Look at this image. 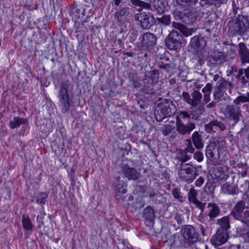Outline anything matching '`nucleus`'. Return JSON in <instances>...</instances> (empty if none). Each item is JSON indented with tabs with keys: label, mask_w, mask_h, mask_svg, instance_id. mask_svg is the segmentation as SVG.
Returning <instances> with one entry per match:
<instances>
[{
	"label": "nucleus",
	"mask_w": 249,
	"mask_h": 249,
	"mask_svg": "<svg viewBox=\"0 0 249 249\" xmlns=\"http://www.w3.org/2000/svg\"><path fill=\"white\" fill-rule=\"evenodd\" d=\"M175 219L176 220L177 223L179 225H181L183 223V218L178 214H176V215L175 216Z\"/></svg>",
	"instance_id": "obj_56"
},
{
	"label": "nucleus",
	"mask_w": 249,
	"mask_h": 249,
	"mask_svg": "<svg viewBox=\"0 0 249 249\" xmlns=\"http://www.w3.org/2000/svg\"><path fill=\"white\" fill-rule=\"evenodd\" d=\"M193 203L194 204H195L197 208H198L201 211L200 215H199V220L200 221H202L201 219H202L203 217L202 213L204 212L206 203L202 202L199 201L198 200H197L196 201L194 202Z\"/></svg>",
	"instance_id": "obj_39"
},
{
	"label": "nucleus",
	"mask_w": 249,
	"mask_h": 249,
	"mask_svg": "<svg viewBox=\"0 0 249 249\" xmlns=\"http://www.w3.org/2000/svg\"><path fill=\"white\" fill-rule=\"evenodd\" d=\"M228 33L230 36L241 35L249 29V21L247 17L239 15L236 19L228 22Z\"/></svg>",
	"instance_id": "obj_3"
},
{
	"label": "nucleus",
	"mask_w": 249,
	"mask_h": 249,
	"mask_svg": "<svg viewBox=\"0 0 249 249\" xmlns=\"http://www.w3.org/2000/svg\"><path fill=\"white\" fill-rule=\"evenodd\" d=\"M155 20L159 23L165 26H169L171 23V16L170 15H164L160 17H157L155 18Z\"/></svg>",
	"instance_id": "obj_34"
},
{
	"label": "nucleus",
	"mask_w": 249,
	"mask_h": 249,
	"mask_svg": "<svg viewBox=\"0 0 249 249\" xmlns=\"http://www.w3.org/2000/svg\"><path fill=\"white\" fill-rule=\"evenodd\" d=\"M159 72L158 70H153L145 72V76L147 78L148 81L151 83L156 84L159 81Z\"/></svg>",
	"instance_id": "obj_30"
},
{
	"label": "nucleus",
	"mask_w": 249,
	"mask_h": 249,
	"mask_svg": "<svg viewBox=\"0 0 249 249\" xmlns=\"http://www.w3.org/2000/svg\"><path fill=\"white\" fill-rule=\"evenodd\" d=\"M237 220H240L243 223H249V210H246L244 211L239 217Z\"/></svg>",
	"instance_id": "obj_45"
},
{
	"label": "nucleus",
	"mask_w": 249,
	"mask_h": 249,
	"mask_svg": "<svg viewBox=\"0 0 249 249\" xmlns=\"http://www.w3.org/2000/svg\"><path fill=\"white\" fill-rule=\"evenodd\" d=\"M131 10L129 8L124 7L118 9L114 14V18L117 22L120 23L124 22L129 17L131 13Z\"/></svg>",
	"instance_id": "obj_19"
},
{
	"label": "nucleus",
	"mask_w": 249,
	"mask_h": 249,
	"mask_svg": "<svg viewBox=\"0 0 249 249\" xmlns=\"http://www.w3.org/2000/svg\"><path fill=\"white\" fill-rule=\"evenodd\" d=\"M229 238V234L225 230H217L215 234L211 239L212 244L219 246L225 244Z\"/></svg>",
	"instance_id": "obj_16"
},
{
	"label": "nucleus",
	"mask_w": 249,
	"mask_h": 249,
	"mask_svg": "<svg viewBox=\"0 0 249 249\" xmlns=\"http://www.w3.org/2000/svg\"><path fill=\"white\" fill-rule=\"evenodd\" d=\"M172 26L174 28L178 29L180 31L179 33H181L182 29H183V28L184 27V26L185 25H184L183 24L176 22L175 21H173L172 23Z\"/></svg>",
	"instance_id": "obj_53"
},
{
	"label": "nucleus",
	"mask_w": 249,
	"mask_h": 249,
	"mask_svg": "<svg viewBox=\"0 0 249 249\" xmlns=\"http://www.w3.org/2000/svg\"><path fill=\"white\" fill-rule=\"evenodd\" d=\"M157 37L151 33L147 32L143 35L142 44L143 47H149L154 46L157 44Z\"/></svg>",
	"instance_id": "obj_22"
},
{
	"label": "nucleus",
	"mask_w": 249,
	"mask_h": 249,
	"mask_svg": "<svg viewBox=\"0 0 249 249\" xmlns=\"http://www.w3.org/2000/svg\"><path fill=\"white\" fill-rule=\"evenodd\" d=\"M211 0H203L202 1H199V4L201 6L204 7L208 5Z\"/></svg>",
	"instance_id": "obj_58"
},
{
	"label": "nucleus",
	"mask_w": 249,
	"mask_h": 249,
	"mask_svg": "<svg viewBox=\"0 0 249 249\" xmlns=\"http://www.w3.org/2000/svg\"><path fill=\"white\" fill-rule=\"evenodd\" d=\"M197 191L194 188H191L188 193V200L191 203H194L196 201L197 199L196 197Z\"/></svg>",
	"instance_id": "obj_38"
},
{
	"label": "nucleus",
	"mask_w": 249,
	"mask_h": 249,
	"mask_svg": "<svg viewBox=\"0 0 249 249\" xmlns=\"http://www.w3.org/2000/svg\"><path fill=\"white\" fill-rule=\"evenodd\" d=\"M216 224L220 226L217 230H223L227 231L230 228V222L229 216H223L217 220Z\"/></svg>",
	"instance_id": "obj_31"
},
{
	"label": "nucleus",
	"mask_w": 249,
	"mask_h": 249,
	"mask_svg": "<svg viewBox=\"0 0 249 249\" xmlns=\"http://www.w3.org/2000/svg\"><path fill=\"white\" fill-rule=\"evenodd\" d=\"M246 204L245 200L243 199L238 201L234 206L230 213V215L235 219L241 217V214L244 212V210L246 208Z\"/></svg>",
	"instance_id": "obj_20"
},
{
	"label": "nucleus",
	"mask_w": 249,
	"mask_h": 249,
	"mask_svg": "<svg viewBox=\"0 0 249 249\" xmlns=\"http://www.w3.org/2000/svg\"><path fill=\"white\" fill-rule=\"evenodd\" d=\"M135 19L140 22L142 27L144 29L150 28L154 24L155 20V18L152 14L150 13L146 14L145 12L137 14Z\"/></svg>",
	"instance_id": "obj_13"
},
{
	"label": "nucleus",
	"mask_w": 249,
	"mask_h": 249,
	"mask_svg": "<svg viewBox=\"0 0 249 249\" xmlns=\"http://www.w3.org/2000/svg\"><path fill=\"white\" fill-rule=\"evenodd\" d=\"M181 234L183 237L184 244L189 247L199 240V234L192 225H185L182 226Z\"/></svg>",
	"instance_id": "obj_5"
},
{
	"label": "nucleus",
	"mask_w": 249,
	"mask_h": 249,
	"mask_svg": "<svg viewBox=\"0 0 249 249\" xmlns=\"http://www.w3.org/2000/svg\"><path fill=\"white\" fill-rule=\"evenodd\" d=\"M22 223L23 227L26 230L29 231L33 229V226L31 219L27 215L23 214L22 215Z\"/></svg>",
	"instance_id": "obj_36"
},
{
	"label": "nucleus",
	"mask_w": 249,
	"mask_h": 249,
	"mask_svg": "<svg viewBox=\"0 0 249 249\" xmlns=\"http://www.w3.org/2000/svg\"><path fill=\"white\" fill-rule=\"evenodd\" d=\"M140 142L142 143L143 145H147L148 147L149 148H150V145H149V144L147 142H145V141H144L143 140H141L140 141Z\"/></svg>",
	"instance_id": "obj_64"
},
{
	"label": "nucleus",
	"mask_w": 249,
	"mask_h": 249,
	"mask_svg": "<svg viewBox=\"0 0 249 249\" xmlns=\"http://www.w3.org/2000/svg\"><path fill=\"white\" fill-rule=\"evenodd\" d=\"M228 0H211L208 5H214L216 7H219L221 4L226 3Z\"/></svg>",
	"instance_id": "obj_48"
},
{
	"label": "nucleus",
	"mask_w": 249,
	"mask_h": 249,
	"mask_svg": "<svg viewBox=\"0 0 249 249\" xmlns=\"http://www.w3.org/2000/svg\"><path fill=\"white\" fill-rule=\"evenodd\" d=\"M125 186L124 182L122 180H120V177H118L115 182V186L118 189V191L123 193H125L124 189Z\"/></svg>",
	"instance_id": "obj_43"
},
{
	"label": "nucleus",
	"mask_w": 249,
	"mask_h": 249,
	"mask_svg": "<svg viewBox=\"0 0 249 249\" xmlns=\"http://www.w3.org/2000/svg\"><path fill=\"white\" fill-rule=\"evenodd\" d=\"M234 87V85L232 82L224 78H220L217 81L213 89V99L217 102L222 101L226 102H229L231 99L226 91L228 90L229 94H231V89Z\"/></svg>",
	"instance_id": "obj_2"
},
{
	"label": "nucleus",
	"mask_w": 249,
	"mask_h": 249,
	"mask_svg": "<svg viewBox=\"0 0 249 249\" xmlns=\"http://www.w3.org/2000/svg\"><path fill=\"white\" fill-rule=\"evenodd\" d=\"M180 116L183 118H190V115L186 111H181L180 112Z\"/></svg>",
	"instance_id": "obj_57"
},
{
	"label": "nucleus",
	"mask_w": 249,
	"mask_h": 249,
	"mask_svg": "<svg viewBox=\"0 0 249 249\" xmlns=\"http://www.w3.org/2000/svg\"><path fill=\"white\" fill-rule=\"evenodd\" d=\"M173 129H174V128L171 125H170V124L165 125L161 129L162 134L164 136H167L171 133V132L173 130Z\"/></svg>",
	"instance_id": "obj_46"
},
{
	"label": "nucleus",
	"mask_w": 249,
	"mask_h": 249,
	"mask_svg": "<svg viewBox=\"0 0 249 249\" xmlns=\"http://www.w3.org/2000/svg\"><path fill=\"white\" fill-rule=\"evenodd\" d=\"M215 190V185L212 182H207L205 186L204 192L208 195H213Z\"/></svg>",
	"instance_id": "obj_41"
},
{
	"label": "nucleus",
	"mask_w": 249,
	"mask_h": 249,
	"mask_svg": "<svg viewBox=\"0 0 249 249\" xmlns=\"http://www.w3.org/2000/svg\"><path fill=\"white\" fill-rule=\"evenodd\" d=\"M249 102V93L245 95H241L233 100V104L236 106H240L241 103Z\"/></svg>",
	"instance_id": "obj_35"
},
{
	"label": "nucleus",
	"mask_w": 249,
	"mask_h": 249,
	"mask_svg": "<svg viewBox=\"0 0 249 249\" xmlns=\"http://www.w3.org/2000/svg\"><path fill=\"white\" fill-rule=\"evenodd\" d=\"M236 72L237 74L235 75L236 78H238L240 81L243 85H245L249 80V67L247 69H241L238 71L237 70H232L231 73Z\"/></svg>",
	"instance_id": "obj_23"
},
{
	"label": "nucleus",
	"mask_w": 249,
	"mask_h": 249,
	"mask_svg": "<svg viewBox=\"0 0 249 249\" xmlns=\"http://www.w3.org/2000/svg\"><path fill=\"white\" fill-rule=\"evenodd\" d=\"M205 156L212 165L218 164L220 155L218 147H216V142L213 141L209 142L205 149Z\"/></svg>",
	"instance_id": "obj_8"
},
{
	"label": "nucleus",
	"mask_w": 249,
	"mask_h": 249,
	"mask_svg": "<svg viewBox=\"0 0 249 249\" xmlns=\"http://www.w3.org/2000/svg\"><path fill=\"white\" fill-rule=\"evenodd\" d=\"M204 182V178L200 176L195 181V185L197 187H200Z\"/></svg>",
	"instance_id": "obj_54"
},
{
	"label": "nucleus",
	"mask_w": 249,
	"mask_h": 249,
	"mask_svg": "<svg viewBox=\"0 0 249 249\" xmlns=\"http://www.w3.org/2000/svg\"><path fill=\"white\" fill-rule=\"evenodd\" d=\"M186 148L184 149L187 153L193 154L195 152V148L193 146L191 140L186 139L185 140Z\"/></svg>",
	"instance_id": "obj_44"
},
{
	"label": "nucleus",
	"mask_w": 249,
	"mask_h": 249,
	"mask_svg": "<svg viewBox=\"0 0 249 249\" xmlns=\"http://www.w3.org/2000/svg\"><path fill=\"white\" fill-rule=\"evenodd\" d=\"M226 128V124L223 122L217 119L211 121L204 126V129L207 133H214L218 129L220 131H224Z\"/></svg>",
	"instance_id": "obj_17"
},
{
	"label": "nucleus",
	"mask_w": 249,
	"mask_h": 249,
	"mask_svg": "<svg viewBox=\"0 0 249 249\" xmlns=\"http://www.w3.org/2000/svg\"><path fill=\"white\" fill-rule=\"evenodd\" d=\"M241 8L238 7L236 3L234 1L232 2V12L234 15L238 14L240 15V14L241 13Z\"/></svg>",
	"instance_id": "obj_50"
},
{
	"label": "nucleus",
	"mask_w": 249,
	"mask_h": 249,
	"mask_svg": "<svg viewBox=\"0 0 249 249\" xmlns=\"http://www.w3.org/2000/svg\"><path fill=\"white\" fill-rule=\"evenodd\" d=\"M123 0H113L112 5L119 6L122 2Z\"/></svg>",
	"instance_id": "obj_61"
},
{
	"label": "nucleus",
	"mask_w": 249,
	"mask_h": 249,
	"mask_svg": "<svg viewBox=\"0 0 249 249\" xmlns=\"http://www.w3.org/2000/svg\"><path fill=\"white\" fill-rule=\"evenodd\" d=\"M70 86V84L68 80L63 81L60 86L58 97L63 107L62 111L64 113L67 112L70 108L69 95L68 93Z\"/></svg>",
	"instance_id": "obj_7"
},
{
	"label": "nucleus",
	"mask_w": 249,
	"mask_h": 249,
	"mask_svg": "<svg viewBox=\"0 0 249 249\" xmlns=\"http://www.w3.org/2000/svg\"><path fill=\"white\" fill-rule=\"evenodd\" d=\"M173 14L175 20H181L187 24L193 23L196 19V16L192 14V10L190 9L175 10Z\"/></svg>",
	"instance_id": "obj_9"
},
{
	"label": "nucleus",
	"mask_w": 249,
	"mask_h": 249,
	"mask_svg": "<svg viewBox=\"0 0 249 249\" xmlns=\"http://www.w3.org/2000/svg\"><path fill=\"white\" fill-rule=\"evenodd\" d=\"M215 142H216V147H218L219 151V149H222L225 146L226 142L224 139H219Z\"/></svg>",
	"instance_id": "obj_52"
},
{
	"label": "nucleus",
	"mask_w": 249,
	"mask_h": 249,
	"mask_svg": "<svg viewBox=\"0 0 249 249\" xmlns=\"http://www.w3.org/2000/svg\"><path fill=\"white\" fill-rule=\"evenodd\" d=\"M225 117L230 121L237 123L241 117L240 107L234 105H228L224 111Z\"/></svg>",
	"instance_id": "obj_12"
},
{
	"label": "nucleus",
	"mask_w": 249,
	"mask_h": 249,
	"mask_svg": "<svg viewBox=\"0 0 249 249\" xmlns=\"http://www.w3.org/2000/svg\"><path fill=\"white\" fill-rule=\"evenodd\" d=\"M132 5L135 8H138L139 11H141L142 9L152 10L151 4L141 0H130Z\"/></svg>",
	"instance_id": "obj_28"
},
{
	"label": "nucleus",
	"mask_w": 249,
	"mask_h": 249,
	"mask_svg": "<svg viewBox=\"0 0 249 249\" xmlns=\"http://www.w3.org/2000/svg\"><path fill=\"white\" fill-rule=\"evenodd\" d=\"M183 36L180 33L173 30L165 39L167 48L170 50H177L181 48Z\"/></svg>",
	"instance_id": "obj_6"
},
{
	"label": "nucleus",
	"mask_w": 249,
	"mask_h": 249,
	"mask_svg": "<svg viewBox=\"0 0 249 249\" xmlns=\"http://www.w3.org/2000/svg\"><path fill=\"white\" fill-rule=\"evenodd\" d=\"M207 208L210 209L208 216L210 218L209 221H211L218 216L220 213V210L219 206L216 203H209Z\"/></svg>",
	"instance_id": "obj_26"
},
{
	"label": "nucleus",
	"mask_w": 249,
	"mask_h": 249,
	"mask_svg": "<svg viewBox=\"0 0 249 249\" xmlns=\"http://www.w3.org/2000/svg\"><path fill=\"white\" fill-rule=\"evenodd\" d=\"M216 101L211 102L206 106V107L208 108H211L215 107L216 105Z\"/></svg>",
	"instance_id": "obj_59"
},
{
	"label": "nucleus",
	"mask_w": 249,
	"mask_h": 249,
	"mask_svg": "<svg viewBox=\"0 0 249 249\" xmlns=\"http://www.w3.org/2000/svg\"><path fill=\"white\" fill-rule=\"evenodd\" d=\"M160 68L162 69L165 70L166 71H169L171 69V66L170 64H164L163 63H161V64L159 66Z\"/></svg>",
	"instance_id": "obj_55"
},
{
	"label": "nucleus",
	"mask_w": 249,
	"mask_h": 249,
	"mask_svg": "<svg viewBox=\"0 0 249 249\" xmlns=\"http://www.w3.org/2000/svg\"><path fill=\"white\" fill-rule=\"evenodd\" d=\"M180 180L190 184L194 181L198 174L196 168L191 164H182L178 171Z\"/></svg>",
	"instance_id": "obj_4"
},
{
	"label": "nucleus",
	"mask_w": 249,
	"mask_h": 249,
	"mask_svg": "<svg viewBox=\"0 0 249 249\" xmlns=\"http://www.w3.org/2000/svg\"><path fill=\"white\" fill-rule=\"evenodd\" d=\"M176 127L177 132L181 135H190L191 132L196 128L195 123L189 122L184 124L181 120L179 116L176 117Z\"/></svg>",
	"instance_id": "obj_14"
},
{
	"label": "nucleus",
	"mask_w": 249,
	"mask_h": 249,
	"mask_svg": "<svg viewBox=\"0 0 249 249\" xmlns=\"http://www.w3.org/2000/svg\"><path fill=\"white\" fill-rule=\"evenodd\" d=\"M189 140H191L192 143H193L196 149L200 150L203 148V141L201 135L198 131L194 132Z\"/></svg>",
	"instance_id": "obj_25"
},
{
	"label": "nucleus",
	"mask_w": 249,
	"mask_h": 249,
	"mask_svg": "<svg viewBox=\"0 0 249 249\" xmlns=\"http://www.w3.org/2000/svg\"><path fill=\"white\" fill-rule=\"evenodd\" d=\"M172 194L174 196V197L176 199H181L182 198V196L180 195V193L178 188H174L173 189Z\"/></svg>",
	"instance_id": "obj_51"
},
{
	"label": "nucleus",
	"mask_w": 249,
	"mask_h": 249,
	"mask_svg": "<svg viewBox=\"0 0 249 249\" xmlns=\"http://www.w3.org/2000/svg\"><path fill=\"white\" fill-rule=\"evenodd\" d=\"M205 111V108L204 106L202 105H199L195 109V115H200L204 113Z\"/></svg>",
	"instance_id": "obj_49"
},
{
	"label": "nucleus",
	"mask_w": 249,
	"mask_h": 249,
	"mask_svg": "<svg viewBox=\"0 0 249 249\" xmlns=\"http://www.w3.org/2000/svg\"><path fill=\"white\" fill-rule=\"evenodd\" d=\"M238 53L243 64L249 63V49L244 43L238 44Z\"/></svg>",
	"instance_id": "obj_21"
},
{
	"label": "nucleus",
	"mask_w": 249,
	"mask_h": 249,
	"mask_svg": "<svg viewBox=\"0 0 249 249\" xmlns=\"http://www.w3.org/2000/svg\"><path fill=\"white\" fill-rule=\"evenodd\" d=\"M220 78H222L220 77V76L218 74H215L213 76V81L214 82H216L217 81H218Z\"/></svg>",
	"instance_id": "obj_63"
},
{
	"label": "nucleus",
	"mask_w": 249,
	"mask_h": 249,
	"mask_svg": "<svg viewBox=\"0 0 249 249\" xmlns=\"http://www.w3.org/2000/svg\"><path fill=\"white\" fill-rule=\"evenodd\" d=\"M183 100L188 104L193 107H196L201 102L202 98L201 93L198 90L195 89L191 93L183 91L181 95Z\"/></svg>",
	"instance_id": "obj_11"
},
{
	"label": "nucleus",
	"mask_w": 249,
	"mask_h": 249,
	"mask_svg": "<svg viewBox=\"0 0 249 249\" xmlns=\"http://www.w3.org/2000/svg\"><path fill=\"white\" fill-rule=\"evenodd\" d=\"M187 153L184 150H180L178 155V158L181 163H184L190 159V156L188 155Z\"/></svg>",
	"instance_id": "obj_37"
},
{
	"label": "nucleus",
	"mask_w": 249,
	"mask_h": 249,
	"mask_svg": "<svg viewBox=\"0 0 249 249\" xmlns=\"http://www.w3.org/2000/svg\"><path fill=\"white\" fill-rule=\"evenodd\" d=\"M48 195L45 193H40L36 196V202L39 204H45Z\"/></svg>",
	"instance_id": "obj_42"
},
{
	"label": "nucleus",
	"mask_w": 249,
	"mask_h": 249,
	"mask_svg": "<svg viewBox=\"0 0 249 249\" xmlns=\"http://www.w3.org/2000/svg\"><path fill=\"white\" fill-rule=\"evenodd\" d=\"M221 190L223 193L231 196L238 195L239 192L237 186L229 183L223 184L221 187Z\"/></svg>",
	"instance_id": "obj_24"
},
{
	"label": "nucleus",
	"mask_w": 249,
	"mask_h": 249,
	"mask_svg": "<svg viewBox=\"0 0 249 249\" xmlns=\"http://www.w3.org/2000/svg\"><path fill=\"white\" fill-rule=\"evenodd\" d=\"M196 29L194 28H188L186 27L185 26H184L183 29L180 33V34L183 35L185 37H188L193 35V33L196 32Z\"/></svg>",
	"instance_id": "obj_40"
},
{
	"label": "nucleus",
	"mask_w": 249,
	"mask_h": 249,
	"mask_svg": "<svg viewBox=\"0 0 249 249\" xmlns=\"http://www.w3.org/2000/svg\"><path fill=\"white\" fill-rule=\"evenodd\" d=\"M213 89L212 84L208 83L202 89L203 93V101L205 104H207L211 100V94Z\"/></svg>",
	"instance_id": "obj_29"
},
{
	"label": "nucleus",
	"mask_w": 249,
	"mask_h": 249,
	"mask_svg": "<svg viewBox=\"0 0 249 249\" xmlns=\"http://www.w3.org/2000/svg\"><path fill=\"white\" fill-rule=\"evenodd\" d=\"M155 109L154 115L157 121L161 122L164 119L175 115L177 107L173 102L168 99H159Z\"/></svg>",
	"instance_id": "obj_1"
},
{
	"label": "nucleus",
	"mask_w": 249,
	"mask_h": 249,
	"mask_svg": "<svg viewBox=\"0 0 249 249\" xmlns=\"http://www.w3.org/2000/svg\"><path fill=\"white\" fill-rule=\"evenodd\" d=\"M143 217L150 222L153 221L155 217V214L153 209L150 206L146 207L143 210Z\"/></svg>",
	"instance_id": "obj_32"
},
{
	"label": "nucleus",
	"mask_w": 249,
	"mask_h": 249,
	"mask_svg": "<svg viewBox=\"0 0 249 249\" xmlns=\"http://www.w3.org/2000/svg\"><path fill=\"white\" fill-rule=\"evenodd\" d=\"M124 54L128 56L133 57L135 55V53L133 52H124Z\"/></svg>",
	"instance_id": "obj_62"
},
{
	"label": "nucleus",
	"mask_w": 249,
	"mask_h": 249,
	"mask_svg": "<svg viewBox=\"0 0 249 249\" xmlns=\"http://www.w3.org/2000/svg\"><path fill=\"white\" fill-rule=\"evenodd\" d=\"M199 228L200 230V232H201L202 235L203 236H205L206 235V233H205L206 228L202 225H200L199 226Z\"/></svg>",
	"instance_id": "obj_60"
},
{
	"label": "nucleus",
	"mask_w": 249,
	"mask_h": 249,
	"mask_svg": "<svg viewBox=\"0 0 249 249\" xmlns=\"http://www.w3.org/2000/svg\"><path fill=\"white\" fill-rule=\"evenodd\" d=\"M151 4V10H155L159 15L163 14L165 12L166 6L163 0H154Z\"/></svg>",
	"instance_id": "obj_27"
},
{
	"label": "nucleus",
	"mask_w": 249,
	"mask_h": 249,
	"mask_svg": "<svg viewBox=\"0 0 249 249\" xmlns=\"http://www.w3.org/2000/svg\"><path fill=\"white\" fill-rule=\"evenodd\" d=\"M226 55L224 53L214 51L208 56L207 64L211 68H215L223 64L226 61Z\"/></svg>",
	"instance_id": "obj_10"
},
{
	"label": "nucleus",
	"mask_w": 249,
	"mask_h": 249,
	"mask_svg": "<svg viewBox=\"0 0 249 249\" xmlns=\"http://www.w3.org/2000/svg\"><path fill=\"white\" fill-rule=\"evenodd\" d=\"M207 44L205 37L196 35L191 38L189 46L197 52H200L204 50Z\"/></svg>",
	"instance_id": "obj_15"
},
{
	"label": "nucleus",
	"mask_w": 249,
	"mask_h": 249,
	"mask_svg": "<svg viewBox=\"0 0 249 249\" xmlns=\"http://www.w3.org/2000/svg\"><path fill=\"white\" fill-rule=\"evenodd\" d=\"M26 123V119L21 117H14L13 120L9 122V125L11 129H14L17 127H19L21 124H24Z\"/></svg>",
	"instance_id": "obj_33"
},
{
	"label": "nucleus",
	"mask_w": 249,
	"mask_h": 249,
	"mask_svg": "<svg viewBox=\"0 0 249 249\" xmlns=\"http://www.w3.org/2000/svg\"><path fill=\"white\" fill-rule=\"evenodd\" d=\"M193 158L198 162H201L203 161L204 159L203 154L201 152L199 151H196L194 153Z\"/></svg>",
	"instance_id": "obj_47"
},
{
	"label": "nucleus",
	"mask_w": 249,
	"mask_h": 249,
	"mask_svg": "<svg viewBox=\"0 0 249 249\" xmlns=\"http://www.w3.org/2000/svg\"><path fill=\"white\" fill-rule=\"evenodd\" d=\"M123 173L129 180H136L140 177L141 174L135 168L129 167L127 164L122 166Z\"/></svg>",
	"instance_id": "obj_18"
}]
</instances>
